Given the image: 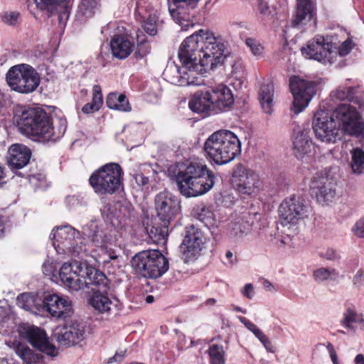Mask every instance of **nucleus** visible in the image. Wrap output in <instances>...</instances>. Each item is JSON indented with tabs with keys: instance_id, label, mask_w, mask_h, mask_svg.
<instances>
[{
	"instance_id": "1",
	"label": "nucleus",
	"mask_w": 364,
	"mask_h": 364,
	"mask_svg": "<svg viewBox=\"0 0 364 364\" xmlns=\"http://www.w3.org/2000/svg\"><path fill=\"white\" fill-rule=\"evenodd\" d=\"M228 42L210 30L200 29L181 43L178 58L187 75L186 85H200L193 72L203 74L223 64L228 56Z\"/></svg>"
},
{
	"instance_id": "2",
	"label": "nucleus",
	"mask_w": 364,
	"mask_h": 364,
	"mask_svg": "<svg viewBox=\"0 0 364 364\" xmlns=\"http://www.w3.org/2000/svg\"><path fill=\"white\" fill-rule=\"evenodd\" d=\"M14 120L18 131L25 136L42 141H56L65 133L67 120L55 117L41 107H27L16 113Z\"/></svg>"
},
{
	"instance_id": "3",
	"label": "nucleus",
	"mask_w": 364,
	"mask_h": 364,
	"mask_svg": "<svg viewBox=\"0 0 364 364\" xmlns=\"http://www.w3.org/2000/svg\"><path fill=\"white\" fill-rule=\"evenodd\" d=\"M340 129L349 136L364 139V119L357 109L350 104L338 105L329 119L321 123L320 141L335 142Z\"/></svg>"
},
{
	"instance_id": "4",
	"label": "nucleus",
	"mask_w": 364,
	"mask_h": 364,
	"mask_svg": "<svg viewBox=\"0 0 364 364\" xmlns=\"http://www.w3.org/2000/svg\"><path fill=\"white\" fill-rule=\"evenodd\" d=\"M156 218L146 223L145 229L156 243L165 242L168 236V227L180 210L178 198L168 191L158 193L154 200Z\"/></svg>"
},
{
	"instance_id": "5",
	"label": "nucleus",
	"mask_w": 364,
	"mask_h": 364,
	"mask_svg": "<svg viewBox=\"0 0 364 364\" xmlns=\"http://www.w3.org/2000/svg\"><path fill=\"white\" fill-rule=\"evenodd\" d=\"M180 192L186 197L203 195L209 191L215 183V175L205 164L191 162L176 176Z\"/></svg>"
},
{
	"instance_id": "6",
	"label": "nucleus",
	"mask_w": 364,
	"mask_h": 364,
	"mask_svg": "<svg viewBox=\"0 0 364 364\" xmlns=\"http://www.w3.org/2000/svg\"><path fill=\"white\" fill-rule=\"evenodd\" d=\"M203 151L209 161L217 165H224L241 154V144L232 132L220 130L206 139Z\"/></svg>"
},
{
	"instance_id": "7",
	"label": "nucleus",
	"mask_w": 364,
	"mask_h": 364,
	"mask_svg": "<svg viewBox=\"0 0 364 364\" xmlns=\"http://www.w3.org/2000/svg\"><path fill=\"white\" fill-rule=\"evenodd\" d=\"M59 277L65 285L75 291L89 288L93 282L100 284L103 289H106L107 277L104 273L76 260L64 263L60 269Z\"/></svg>"
},
{
	"instance_id": "8",
	"label": "nucleus",
	"mask_w": 364,
	"mask_h": 364,
	"mask_svg": "<svg viewBox=\"0 0 364 364\" xmlns=\"http://www.w3.org/2000/svg\"><path fill=\"white\" fill-rule=\"evenodd\" d=\"M89 184L98 195H113L124 187V171L115 162H109L92 172Z\"/></svg>"
},
{
	"instance_id": "9",
	"label": "nucleus",
	"mask_w": 364,
	"mask_h": 364,
	"mask_svg": "<svg viewBox=\"0 0 364 364\" xmlns=\"http://www.w3.org/2000/svg\"><path fill=\"white\" fill-rule=\"evenodd\" d=\"M135 272L149 279H157L169 268L168 259L158 250H148L136 253L131 260Z\"/></svg>"
},
{
	"instance_id": "10",
	"label": "nucleus",
	"mask_w": 364,
	"mask_h": 364,
	"mask_svg": "<svg viewBox=\"0 0 364 364\" xmlns=\"http://www.w3.org/2000/svg\"><path fill=\"white\" fill-rule=\"evenodd\" d=\"M230 181L233 189L242 198H256L264 187L259 174L242 164L234 166Z\"/></svg>"
},
{
	"instance_id": "11",
	"label": "nucleus",
	"mask_w": 364,
	"mask_h": 364,
	"mask_svg": "<svg viewBox=\"0 0 364 364\" xmlns=\"http://www.w3.org/2000/svg\"><path fill=\"white\" fill-rule=\"evenodd\" d=\"M6 81L13 90L22 94H28L37 89L41 77L37 70L31 65L18 64L9 70Z\"/></svg>"
},
{
	"instance_id": "12",
	"label": "nucleus",
	"mask_w": 364,
	"mask_h": 364,
	"mask_svg": "<svg viewBox=\"0 0 364 364\" xmlns=\"http://www.w3.org/2000/svg\"><path fill=\"white\" fill-rule=\"evenodd\" d=\"M289 89L294 100L291 110L298 114L303 112L316 93L317 83L306 80L298 75L289 77Z\"/></svg>"
},
{
	"instance_id": "13",
	"label": "nucleus",
	"mask_w": 364,
	"mask_h": 364,
	"mask_svg": "<svg viewBox=\"0 0 364 364\" xmlns=\"http://www.w3.org/2000/svg\"><path fill=\"white\" fill-rule=\"evenodd\" d=\"M207 238L203 232L193 225L185 228V235L180 246L182 259L188 263L196 260L205 248Z\"/></svg>"
},
{
	"instance_id": "14",
	"label": "nucleus",
	"mask_w": 364,
	"mask_h": 364,
	"mask_svg": "<svg viewBox=\"0 0 364 364\" xmlns=\"http://www.w3.org/2000/svg\"><path fill=\"white\" fill-rule=\"evenodd\" d=\"M308 207L302 198L292 195L284 198L279 206V215L284 225H296L307 217Z\"/></svg>"
},
{
	"instance_id": "15",
	"label": "nucleus",
	"mask_w": 364,
	"mask_h": 364,
	"mask_svg": "<svg viewBox=\"0 0 364 364\" xmlns=\"http://www.w3.org/2000/svg\"><path fill=\"white\" fill-rule=\"evenodd\" d=\"M80 232L70 225L58 228L53 234V245L59 254H78Z\"/></svg>"
},
{
	"instance_id": "16",
	"label": "nucleus",
	"mask_w": 364,
	"mask_h": 364,
	"mask_svg": "<svg viewBox=\"0 0 364 364\" xmlns=\"http://www.w3.org/2000/svg\"><path fill=\"white\" fill-rule=\"evenodd\" d=\"M199 1H168V8L172 18L177 21H189L198 16H204L210 1H205L199 6Z\"/></svg>"
},
{
	"instance_id": "17",
	"label": "nucleus",
	"mask_w": 364,
	"mask_h": 364,
	"mask_svg": "<svg viewBox=\"0 0 364 364\" xmlns=\"http://www.w3.org/2000/svg\"><path fill=\"white\" fill-rule=\"evenodd\" d=\"M211 100L213 102L215 113L227 112L234 104L232 90L225 84L220 83L209 86Z\"/></svg>"
},
{
	"instance_id": "18",
	"label": "nucleus",
	"mask_w": 364,
	"mask_h": 364,
	"mask_svg": "<svg viewBox=\"0 0 364 364\" xmlns=\"http://www.w3.org/2000/svg\"><path fill=\"white\" fill-rule=\"evenodd\" d=\"M23 337L36 349L46 353L48 355H55V347L52 345L44 330L38 327L32 326L25 330Z\"/></svg>"
},
{
	"instance_id": "19",
	"label": "nucleus",
	"mask_w": 364,
	"mask_h": 364,
	"mask_svg": "<svg viewBox=\"0 0 364 364\" xmlns=\"http://www.w3.org/2000/svg\"><path fill=\"white\" fill-rule=\"evenodd\" d=\"M85 330L77 322L70 325L58 327L54 332V337L60 345L70 346L77 343L83 338Z\"/></svg>"
},
{
	"instance_id": "20",
	"label": "nucleus",
	"mask_w": 364,
	"mask_h": 364,
	"mask_svg": "<svg viewBox=\"0 0 364 364\" xmlns=\"http://www.w3.org/2000/svg\"><path fill=\"white\" fill-rule=\"evenodd\" d=\"M43 307L52 316L62 319L71 317L73 313L71 303L56 294L46 296Z\"/></svg>"
},
{
	"instance_id": "21",
	"label": "nucleus",
	"mask_w": 364,
	"mask_h": 364,
	"mask_svg": "<svg viewBox=\"0 0 364 364\" xmlns=\"http://www.w3.org/2000/svg\"><path fill=\"white\" fill-rule=\"evenodd\" d=\"M71 1H33L37 9L45 11L48 17L57 16L60 25H64L69 18Z\"/></svg>"
},
{
	"instance_id": "22",
	"label": "nucleus",
	"mask_w": 364,
	"mask_h": 364,
	"mask_svg": "<svg viewBox=\"0 0 364 364\" xmlns=\"http://www.w3.org/2000/svg\"><path fill=\"white\" fill-rule=\"evenodd\" d=\"M353 43L351 39L348 38L337 48L332 43H321L320 41V63H332L336 58L338 53L341 56L348 55L353 48Z\"/></svg>"
},
{
	"instance_id": "23",
	"label": "nucleus",
	"mask_w": 364,
	"mask_h": 364,
	"mask_svg": "<svg viewBox=\"0 0 364 364\" xmlns=\"http://www.w3.org/2000/svg\"><path fill=\"white\" fill-rule=\"evenodd\" d=\"M106 289L104 290L100 284L95 282L90 284L88 289H91L93 294L90 299V304L100 313L108 312L111 309L112 301L107 296V291L109 289V280L107 278V282L105 284Z\"/></svg>"
},
{
	"instance_id": "24",
	"label": "nucleus",
	"mask_w": 364,
	"mask_h": 364,
	"mask_svg": "<svg viewBox=\"0 0 364 364\" xmlns=\"http://www.w3.org/2000/svg\"><path fill=\"white\" fill-rule=\"evenodd\" d=\"M210 96L208 87L204 90L196 92L189 100V108L196 113L208 114L210 112L215 113L214 104Z\"/></svg>"
},
{
	"instance_id": "25",
	"label": "nucleus",
	"mask_w": 364,
	"mask_h": 364,
	"mask_svg": "<svg viewBox=\"0 0 364 364\" xmlns=\"http://www.w3.org/2000/svg\"><path fill=\"white\" fill-rule=\"evenodd\" d=\"M9 165L12 170L26 166L31 157V149L23 144H13L9 148Z\"/></svg>"
},
{
	"instance_id": "26",
	"label": "nucleus",
	"mask_w": 364,
	"mask_h": 364,
	"mask_svg": "<svg viewBox=\"0 0 364 364\" xmlns=\"http://www.w3.org/2000/svg\"><path fill=\"white\" fill-rule=\"evenodd\" d=\"M134 43L124 35H114L110 41V48L113 56L124 60L133 52Z\"/></svg>"
},
{
	"instance_id": "27",
	"label": "nucleus",
	"mask_w": 364,
	"mask_h": 364,
	"mask_svg": "<svg viewBox=\"0 0 364 364\" xmlns=\"http://www.w3.org/2000/svg\"><path fill=\"white\" fill-rule=\"evenodd\" d=\"M313 148L312 141L304 131H300L294 136L293 151L296 158H303L306 154L310 153Z\"/></svg>"
},
{
	"instance_id": "28",
	"label": "nucleus",
	"mask_w": 364,
	"mask_h": 364,
	"mask_svg": "<svg viewBox=\"0 0 364 364\" xmlns=\"http://www.w3.org/2000/svg\"><path fill=\"white\" fill-rule=\"evenodd\" d=\"M274 93V84L268 82L262 84L259 92V99L263 110L271 114L273 107V97Z\"/></svg>"
},
{
	"instance_id": "29",
	"label": "nucleus",
	"mask_w": 364,
	"mask_h": 364,
	"mask_svg": "<svg viewBox=\"0 0 364 364\" xmlns=\"http://www.w3.org/2000/svg\"><path fill=\"white\" fill-rule=\"evenodd\" d=\"M106 104L112 109L122 112H129L132 109L130 104L124 94L117 92L109 93L106 98Z\"/></svg>"
},
{
	"instance_id": "30",
	"label": "nucleus",
	"mask_w": 364,
	"mask_h": 364,
	"mask_svg": "<svg viewBox=\"0 0 364 364\" xmlns=\"http://www.w3.org/2000/svg\"><path fill=\"white\" fill-rule=\"evenodd\" d=\"M314 10L313 1H299L296 14L291 21V26H298L303 21L312 17Z\"/></svg>"
},
{
	"instance_id": "31",
	"label": "nucleus",
	"mask_w": 364,
	"mask_h": 364,
	"mask_svg": "<svg viewBox=\"0 0 364 364\" xmlns=\"http://www.w3.org/2000/svg\"><path fill=\"white\" fill-rule=\"evenodd\" d=\"M134 14L139 21L155 18L158 16V6H154L151 1H136Z\"/></svg>"
},
{
	"instance_id": "32",
	"label": "nucleus",
	"mask_w": 364,
	"mask_h": 364,
	"mask_svg": "<svg viewBox=\"0 0 364 364\" xmlns=\"http://www.w3.org/2000/svg\"><path fill=\"white\" fill-rule=\"evenodd\" d=\"M151 45L145 35L140 30L136 32V46L134 52V58L136 60L144 59L151 52Z\"/></svg>"
},
{
	"instance_id": "33",
	"label": "nucleus",
	"mask_w": 364,
	"mask_h": 364,
	"mask_svg": "<svg viewBox=\"0 0 364 364\" xmlns=\"http://www.w3.org/2000/svg\"><path fill=\"white\" fill-rule=\"evenodd\" d=\"M102 105L103 97L102 88L100 85H95L92 87V102L85 104L82 108V112L85 114L95 113L100 110Z\"/></svg>"
},
{
	"instance_id": "34",
	"label": "nucleus",
	"mask_w": 364,
	"mask_h": 364,
	"mask_svg": "<svg viewBox=\"0 0 364 364\" xmlns=\"http://www.w3.org/2000/svg\"><path fill=\"white\" fill-rule=\"evenodd\" d=\"M97 1H80L77 11V17L81 21H85L94 16L98 9Z\"/></svg>"
},
{
	"instance_id": "35",
	"label": "nucleus",
	"mask_w": 364,
	"mask_h": 364,
	"mask_svg": "<svg viewBox=\"0 0 364 364\" xmlns=\"http://www.w3.org/2000/svg\"><path fill=\"white\" fill-rule=\"evenodd\" d=\"M302 55L306 59H313L318 61V36H316L308 41L301 48Z\"/></svg>"
},
{
	"instance_id": "36",
	"label": "nucleus",
	"mask_w": 364,
	"mask_h": 364,
	"mask_svg": "<svg viewBox=\"0 0 364 364\" xmlns=\"http://www.w3.org/2000/svg\"><path fill=\"white\" fill-rule=\"evenodd\" d=\"M207 353L210 364H225V352L222 345H210Z\"/></svg>"
},
{
	"instance_id": "37",
	"label": "nucleus",
	"mask_w": 364,
	"mask_h": 364,
	"mask_svg": "<svg viewBox=\"0 0 364 364\" xmlns=\"http://www.w3.org/2000/svg\"><path fill=\"white\" fill-rule=\"evenodd\" d=\"M352 161L350 167L353 173L360 174L364 170V151L360 148L353 149L351 152Z\"/></svg>"
},
{
	"instance_id": "38",
	"label": "nucleus",
	"mask_w": 364,
	"mask_h": 364,
	"mask_svg": "<svg viewBox=\"0 0 364 364\" xmlns=\"http://www.w3.org/2000/svg\"><path fill=\"white\" fill-rule=\"evenodd\" d=\"M356 89L354 87H339L335 94V97L341 101L347 100L354 102Z\"/></svg>"
},
{
	"instance_id": "39",
	"label": "nucleus",
	"mask_w": 364,
	"mask_h": 364,
	"mask_svg": "<svg viewBox=\"0 0 364 364\" xmlns=\"http://www.w3.org/2000/svg\"><path fill=\"white\" fill-rule=\"evenodd\" d=\"M197 218L207 227L212 225L214 223L213 211L205 206H203L198 210Z\"/></svg>"
},
{
	"instance_id": "40",
	"label": "nucleus",
	"mask_w": 364,
	"mask_h": 364,
	"mask_svg": "<svg viewBox=\"0 0 364 364\" xmlns=\"http://www.w3.org/2000/svg\"><path fill=\"white\" fill-rule=\"evenodd\" d=\"M335 184L328 183L323 185L320 187V197L323 198V202L328 205L329 202H332L336 196Z\"/></svg>"
},
{
	"instance_id": "41",
	"label": "nucleus",
	"mask_w": 364,
	"mask_h": 364,
	"mask_svg": "<svg viewBox=\"0 0 364 364\" xmlns=\"http://www.w3.org/2000/svg\"><path fill=\"white\" fill-rule=\"evenodd\" d=\"M18 306L26 311H31L34 306V298L30 293H23L17 296Z\"/></svg>"
},
{
	"instance_id": "42",
	"label": "nucleus",
	"mask_w": 364,
	"mask_h": 364,
	"mask_svg": "<svg viewBox=\"0 0 364 364\" xmlns=\"http://www.w3.org/2000/svg\"><path fill=\"white\" fill-rule=\"evenodd\" d=\"M158 20L159 16H155V18H149L140 21L143 30L150 36H154L157 34L156 23Z\"/></svg>"
},
{
	"instance_id": "43",
	"label": "nucleus",
	"mask_w": 364,
	"mask_h": 364,
	"mask_svg": "<svg viewBox=\"0 0 364 364\" xmlns=\"http://www.w3.org/2000/svg\"><path fill=\"white\" fill-rule=\"evenodd\" d=\"M20 16V13L18 11H5L0 14V19L8 26H15L18 24Z\"/></svg>"
},
{
	"instance_id": "44",
	"label": "nucleus",
	"mask_w": 364,
	"mask_h": 364,
	"mask_svg": "<svg viewBox=\"0 0 364 364\" xmlns=\"http://www.w3.org/2000/svg\"><path fill=\"white\" fill-rule=\"evenodd\" d=\"M258 10L264 18H272L277 14L276 7L273 5L269 6L267 1H259Z\"/></svg>"
},
{
	"instance_id": "45",
	"label": "nucleus",
	"mask_w": 364,
	"mask_h": 364,
	"mask_svg": "<svg viewBox=\"0 0 364 364\" xmlns=\"http://www.w3.org/2000/svg\"><path fill=\"white\" fill-rule=\"evenodd\" d=\"M309 193L312 198L318 200V173L316 171L314 175L310 178L309 182Z\"/></svg>"
},
{
	"instance_id": "46",
	"label": "nucleus",
	"mask_w": 364,
	"mask_h": 364,
	"mask_svg": "<svg viewBox=\"0 0 364 364\" xmlns=\"http://www.w3.org/2000/svg\"><path fill=\"white\" fill-rule=\"evenodd\" d=\"M338 277V272L333 268L320 267V279L336 280Z\"/></svg>"
},
{
	"instance_id": "47",
	"label": "nucleus",
	"mask_w": 364,
	"mask_h": 364,
	"mask_svg": "<svg viewBox=\"0 0 364 364\" xmlns=\"http://www.w3.org/2000/svg\"><path fill=\"white\" fill-rule=\"evenodd\" d=\"M16 353L27 363H32L33 354L28 347L18 346L16 348Z\"/></svg>"
},
{
	"instance_id": "48",
	"label": "nucleus",
	"mask_w": 364,
	"mask_h": 364,
	"mask_svg": "<svg viewBox=\"0 0 364 364\" xmlns=\"http://www.w3.org/2000/svg\"><path fill=\"white\" fill-rule=\"evenodd\" d=\"M246 45L250 48L255 55H260L263 51V47L255 39L248 38L246 39Z\"/></svg>"
},
{
	"instance_id": "49",
	"label": "nucleus",
	"mask_w": 364,
	"mask_h": 364,
	"mask_svg": "<svg viewBox=\"0 0 364 364\" xmlns=\"http://www.w3.org/2000/svg\"><path fill=\"white\" fill-rule=\"evenodd\" d=\"M352 230L357 237L364 238V217L360 218L355 223Z\"/></svg>"
},
{
	"instance_id": "50",
	"label": "nucleus",
	"mask_w": 364,
	"mask_h": 364,
	"mask_svg": "<svg viewBox=\"0 0 364 364\" xmlns=\"http://www.w3.org/2000/svg\"><path fill=\"white\" fill-rule=\"evenodd\" d=\"M241 321H245V326L254 333V335L257 337L258 336H261L262 331L252 322L250 321H246V318H242Z\"/></svg>"
},
{
	"instance_id": "51",
	"label": "nucleus",
	"mask_w": 364,
	"mask_h": 364,
	"mask_svg": "<svg viewBox=\"0 0 364 364\" xmlns=\"http://www.w3.org/2000/svg\"><path fill=\"white\" fill-rule=\"evenodd\" d=\"M242 295L249 299H252L254 296V287L251 283L246 284L241 291Z\"/></svg>"
},
{
	"instance_id": "52",
	"label": "nucleus",
	"mask_w": 364,
	"mask_h": 364,
	"mask_svg": "<svg viewBox=\"0 0 364 364\" xmlns=\"http://www.w3.org/2000/svg\"><path fill=\"white\" fill-rule=\"evenodd\" d=\"M326 348H327V350L329 353V355L331 357V359L333 363V364H339L337 353L336 352V350H335L333 346L331 343L328 342L327 345H326Z\"/></svg>"
},
{
	"instance_id": "53",
	"label": "nucleus",
	"mask_w": 364,
	"mask_h": 364,
	"mask_svg": "<svg viewBox=\"0 0 364 364\" xmlns=\"http://www.w3.org/2000/svg\"><path fill=\"white\" fill-rule=\"evenodd\" d=\"M318 111H316L314 114L313 121H312V129L314 130L315 136L318 138Z\"/></svg>"
},
{
	"instance_id": "54",
	"label": "nucleus",
	"mask_w": 364,
	"mask_h": 364,
	"mask_svg": "<svg viewBox=\"0 0 364 364\" xmlns=\"http://www.w3.org/2000/svg\"><path fill=\"white\" fill-rule=\"evenodd\" d=\"M323 257L329 260H334L338 258L336 250L332 248L327 249L326 254Z\"/></svg>"
},
{
	"instance_id": "55",
	"label": "nucleus",
	"mask_w": 364,
	"mask_h": 364,
	"mask_svg": "<svg viewBox=\"0 0 364 364\" xmlns=\"http://www.w3.org/2000/svg\"><path fill=\"white\" fill-rule=\"evenodd\" d=\"M135 180H136V183L140 186L146 185L149 181V178L144 176L141 173L136 174L135 176Z\"/></svg>"
},
{
	"instance_id": "56",
	"label": "nucleus",
	"mask_w": 364,
	"mask_h": 364,
	"mask_svg": "<svg viewBox=\"0 0 364 364\" xmlns=\"http://www.w3.org/2000/svg\"><path fill=\"white\" fill-rule=\"evenodd\" d=\"M364 279V270L362 269H360L357 273L355 274L354 278H353V282L354 284H360L362 282V281Z\"/></svg>"
},
{
	"instance_id": "57",
	"label": "nucleus",
	"mask_w": 364,
	"mask_h": 364,
	"mask_svg": "<svg viewBox=\"0 0 364 364\" xmlns=\"http://www.w3.org/2000/svg\"><path fill=\"white\" fill-rule=\"evenodd\" d=\"M5 168L0 165V187H1L4 184L6 183L5 178L6 174L4 173Z\"/></svg>"
},
{
	"instance_id": "58",
	"label": "nucleus",
	"mask_w": 364,
	"mask_h": 364,
	"mask_svg": "<svg viewBox=\"0 0 364 364\" xmlns=\"http://www.w3.org/2000/svg\"><path fill=\"white\" fill-rule=\"evenodd\" d=\"M355 364H364V355L363 354H358L354 360Z\"/></svg>"
},
{
	"instance_id": "59",
	"label": "nucleus",
	"mask_w": 364,
	"mask_h": 364,
	"mask_svg": "<svg viewBox=\"0 0 364 364\" xmlns=\"http://www.w3.org/2000/svg\"><path fill=\"white\" fill-rule=\"evenodd\" d=\"M118 355H119V352H116L113 357L109 358L108 363H112L114 362L119 361V360L118 359Z\"/></svg>"
},
{
	"instance_id": "60",
	"label": "nucleus",
	"mask_w": 364,
	"mask_h": 364,
	"mask_svg": "<svg viewBox=\"0 0 364 364\" xmlns=\"http://www.w3.org/2000/svg\"><path fill=\"white\" fill-rule=\"evenodd\" d=\"M264 345V346L265 347V348L267 350H271V348H272V343L271 341L269 340V338L267 339V341H264V343H262Z\"/></svg>"
},
{
	"instance_id": "61",
	"label": "nucleus",
	"mask_w": 364,
	"mask_h": 364,
	"mask_svg": "<svg viewBox=\"0 0 364 364\" xmlns=\"http://www.w3.org/2000/svg\"><path fill=\"white\" fill-rule=\"evenodd\" d=\"M257 338L259 340V341L262 343H264V341H267V339L268 338L262 331L261 332V336H258Z\"/></svg>"
},
{
	"instance_id": "62",
	"label": "nucleus",
	"mask_w": 364,
	"mask_h": 364,
	"mask_svg": "<svg viewBox=\"0 0 364 364\" xmlns=\"http://www.w3.org/2000/svg\"><path fill=\"white\" fill-rule=\"evenodd\" d=\"M257 338L259 340V341L262 343H264V341H267V339L268 338L262 331L261 332V336H258Z\"/></svg>"
},
{
	"instance_id": "63",
	"label": "nucleus",
	"mask_w": 364,
	"mask_h": 364,
	"mask_svg": "<svg viewBox=\"0 0 364 364\" xmlns=\"http://www.w3.org/2000/svg\"><path fill=\"white\" fill-rule=\"evenodd\" d=\"M257 338L259 340V341L262 343H264V341H267V339L268 338L262 331L261 332V336H258Z\"/></svg>"
},
{
	"instance_id": "64",
	"label": "nucleus",
	"mask_w": 364,
	"mask_h": 364,
	"mask_svg": "<svg viewBox=\"0 0 364 364\" xmlns=\"http://www.w3.org/2000/svg\"><path fill=\"white\" fill-rule=\"evenodd\" d=\"M233 309L237 311V312H242L243 314H245L246 313V311L245 310H243L241 307L240 306H233Z\"/></svg>"
}]
</instances>
